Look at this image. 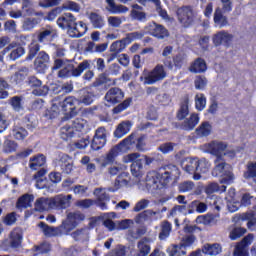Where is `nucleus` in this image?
I'll list each match as a JSON object with an SVG mask.
<instances>
[{"label": "nucleus", "mask_w": 256, "mask_h": 256, "mask_svg": "<svg viewBox=\"0 0 256 256\" xmlns=\"http://www.w3.org/2000/svg\"><path fill=\"white\" fill-rule=\"evenodd\" d=\"M225 149H227V143L214 140L208 144V151L210 155H214L215 167L212 170L213 177H221L220 183L222 185H231L233 183V172L231 171V165L225 162Z\"/></svg>", "instance_id": "obj_1"}, {"label": "nucleus", "mask_w": 256, "mask_h": 256, "mask_svg": "<svg viewBox=\"0 0 256 256\" xmlns=\"http://www.w3.org/2000/svg\"><path fill=\"white\" fill-rule=\"evenodd\" d=\"M173 53V46H166L162 51V57H165L162 61L164 67L169 71H179L183 69L184 65H187V54L178 53L173 56H169Z\"/></svg>", "instance_id": "obj_2"}, {"label": "nucleus", "mask_w": 256, "mask_h": 256, "mask_svg": "<svg viewBox=\"0 0 256 256\" xmlns=\"http://www.w3.org/2000/svg\"><path fill=\"white\" fill-rule=\"evenodd\" d=\"M121 73V66L117 63H113L106 71L99 75V77L93 82V87H95L96 91L99 90V87H103V85H108V87H111V85H117V79L110 78L109 76H117Z\"/></svg>", "instance_id": "obj_3"}, {"label": "nucleus", "mask_w": 256, "mask_h": 256, "mask_svg": "<svg viewBox=\"0 0 256 256\" xmlns=\"http://www.w3.org/2000/svg\"><path fill=\"white\" fill-rule=\"evenodd\" d=\"M94 194L97 195V198L95 200L93 199H84L78 202V205L82 207L83 209H89V207H93V205H96L101 209V211H107L109 207L107 206V203L111 201V197L107 192L101 193V188H96L94 191Z\"/></svg>", "instance_id": "obj_4"}, {"label": "nucleus", "mask_w": 256, "mask_h": 256, "mask_svg": "<svg viewBox=\"0 0 256 256\" xmlns=\"http://www.w3.org/2000/svg\"><path fill=\"white\" fill-rule=\"evenodd\" d=\"M89 67H91L89 60L82 61L76 68L73 64H65L64 67L58 72V77H60V79L81 77L83 71L89 69Z\"/></svg>", "instance_id": "obj_5"}, {"label": "nucleus", "mask_w": 256, "mask_h": 256, "mask_svg": "<svg viewBox=\"0 0 256 256\" xmlns=\"http://www.w3.org/2000/svg\"><path fill=\"white\" fill-rule=\"evenodd\" d=\"M143 37H145V32L128 33L126 34L125 38L117 40L110 45V53H118L119 55V53L125 51L127 45H131L133 41H137V39H143Z\"/></svg>", "instance_id": "obj_6"}, {"label": "nucleus", "mask_w": 256, "mask_h": 256, "mask_svg": "<svg viewBox=\"0 0 256 256\" xmlns=\"http://www.w3.org/2000/svg\"><path fill=\"white\" fill-rule=\"evenodd\" d=\"M135 137L136 135L132 133L128 137L124 138L119 145L125 149H131V147L135 145L136 149L140 153H145V151H147V142H145L147 137L145 135L139 136L138 138Z\"/></svg>", "instance_id": "obj_7"}, {"label": "nucleus", "mask_w": 256, "mask_h": 256, "mask_svg": "<svg viewBox=\"0 0 256 256\" xmlns=\"http://www.w3.org/2000/svg\"><path fill=\"white\" fill-rule=\"evenodd\" d=\"M167 77V71H165V64H157L148 75L144 77V85H155L159 81H163Z\"/></svg>", "instance_id": "obj_8"}, {"label": "nucleus", "mask_w": 256, "mask_h": 256, "mask_svg": "<svg viewBox=\"0 0 256 256\" xmlns=\"http://www.w3.org/2000/svg\"><path fill=\"white\" fill-rule=\"evenodd\" d=\"M177 19L185 28L191 27L195 23V11L192 6H182L177 9Z\"/></svg>", "instance_id": "obj_9"}, {"label": "nucleus", "mask_w": 256, "mask_h": 256, "mask_svg": "<svg viewBox=\"0 0 256 256\" xmlns=\"http://www.w3.org/2000/svg\"><path fill=\"white\" fill-rule=\"evenodd\" d=\"M26 85L30 87V89H33L32 93L36 97H45L49 94V86L43 85V81L37 78V76H29L26 79Z\"/></svg>", "instance_id": "obj_10"}, {"label": "nucleus", "mask_w": 256, "mask_h": 256, "mask_svg": "<svg viewBox=\"0 0 256 256\" xmlns=\"http://www.w3.org/2000/svg\"><path fill=\"white\" fill-rule=\"evenodd\" d=\"M204 193L208 195L206 197V203L211 207H215L217 211H221V207L217 205L219 202V197L217 195H213V193H219V183L217 182H209L204 186Z\"/></svg>", "instance_id": "obj_11"}, {"label": "nucleus", "mask_w": 256, "mask_h": 256, "mask_svg": "<svg viewBox=\"0 0 256 256\" xmlns=\"http://www.w3.org/2000/svg\"><path fill=\"white\" fill-rule=\"evenodd\" d=\"M77 98L74 96H69L64 99L63 102L60 103L61 111L64 113V121H68V119H73L75 115H77Z\"/></svg>", "instance_id": "obj_12"}, {"label": "nucleus", "mask_w": 256, "mask_h": 256, "mask_svg": "<svg viewBox=\"0 0 256 256\" xmlns=\"http://www.w3.org/2000/svg\"><path fill=\"white\" fill-rule=\"evenodd\" d=\"M34 37H36V41L38 43H42V45H49V43H53L55 37H57V33L53 27L47 26L46 28H41L40 31L36 32Z\"/></svg>", "instance_id": "obj_13"}, {"label": "nucleus", "mask_w": 256, "mask_h": 256, "mask_svg": "<svg viewBox=\"0 0 256 256\" xmlns=\"http://www.w3.org/2000/svg\"><path fill=\"white\" fill-rule=\"evenodd\" d=\"M107 144V130L105 127H98L95 131L94 137L91 141V149L99 151Z\"/></svg>", "instance_id": "obj_14"}, {"label": "nucleus", "mask_w": 256, "mask_h": 256, "mask_svg": "<svg viewBox=\"0 0 256 256\" xmlns=\"http://www.w3.org/2000/svg\"><path fill=\"white\" fill-rule=\"evenodd\" d=\"M51 62V57L45 51H40L34 60V69L37 73H46L49 69V63Z\"/></svg>", "instance_id": "obj_15"}, {"label": "nucleus", "mask_w": 256, "mask_h": 256, "mask_svg": "<svg viewBox=\"0 0 256 256\" xmlns=\"http://www.w3.org/2000/svg\"><path fill=\"white\" fill-rule=\"evenodd\" d=\"M27 77H29V68L23 66L9 77V81L13 87H23L27 83Z\"/></svg>", "instance_id": "obj_16"}, {"label": "nucleus", "mask_w": 256, "mask_h": 256, "mask_svg": "<svg viewBox=\"0 0 256 256\" xmlns=\"http://www.w3.org/2000/svg\"><path fill=\"white\" fill-rule=\"evenodd\" d=\"M124 98L125 93L119 87L110 88L104 96L105 101L110 105H117V103H121Z\"/></svg>", "instance_id": "obj_17"}, {"label": "nucleus", "mask_w": 256, "mask_h": 256, "mask_svg": "<svg viewBox=\"0 0 256 256\" xmlns=\"http://www.w3.org/2000/svg\"><path fill=\"white\" fill-rule=\"evenodd\" d=\"M72 199L73 195L71 194H58L52 197V207L53 209H68V207H71Z\"/></svg>", "instance_id": "obj_18"}, {"label": "nucleus", "mask_w": 256, "mask_h": 256, "mask_svg": "<svg viewBox=\"0 0 256 256\" xmlns=\"http://www.w3.org/2000/svg\"><path fill=\"white\" fill-rule=\"evenodd\" d=\"M148 31L152 37H156V39H165V37L169 36V30L156 22H152L148 25Z\"/></svg>", "instance_id": "obj_19"}, {"label": "nucleus", "mask_w": 256, "mask_h": 256, "mask_svg": "<svg viewBox=\"0 0 256 256\" xmlns=\"http://www.w3.org/2000/svg\"><path fill=\"white\" fill-rule=\"evenodd\" d=\"M88 27L87 24L83 21H75L74 25L70 27L68 30V35L73 39H79V37H83L85 33H87Z\"/></svg>", "instance_id": "obj_20"}, {"label": "nucleus", "mask_w": 256, "mask_h": 256, "mask_svg": "<svg viewBox=\"0 0 256 256\" xmlns=\"http://www.w3.org/2000/svg\"><path fill=\"white\" fill-rule=\"evenodd\" d=\"M75 21H77V18L75 15H73L70 12L62 14L56 21L58 27L60 29H67L69 31L72 27V25H75Z\"/></svg>", "instance_id": "obj_21"}, {"label": "nucleus", "mask_w": 256, "mask_h": 256, "mask_svg": "<svg viewBox=\"0 0 256 256\" xmlns=\"http://www.w3.org/2000/svg\"><path fill=\"white\" fill-rule=\"evenodd\" d=\"M231 41H233L232 34L225 32V30L220 31L213 36V43L216 47H219V45H226V47H229Z\"/></svg>", "instance_id": "obj_22"}, {"label": "nucleus", "mask_w": 256, "mask_h": 256, "mask_svg": "<svg viewBox=\"0 0 256 256\" xmlns=\"http://www.w3.org/2000/svg\"><path fill=\"white\" fill-rule=\"evenodd\" d=\"M23 243V232L19 228H14L9 234V245L11 249H19Z\"/></svg>", "instance_id": "obj_23"}, {"label": "nucleus", "mask_w": 256, "mask_h": 256, "mask_svg": "<svg viewBox=\"0 0 256 256\" xmlns=\"http://www.w3.org/2000/svg\"><path fill=\"white\" fill-rule=\"evenodd\" d=\"M190 73H205L207 71V62L205 59L198 57L189 66Z\"/></svg>", "instance_id": "obj_24"}, {"label": "nucleus", "mask_w": 256, "mask_h": 256, "mask_svg": "<svg viewBox=\"0 0 256 256\" xmlns=\"http://www.w3.org/2000/svg\"><path fill=\"white\" fill-rule=\"evenodd\" d=\"M222 251L223 247H221V244L219 243H206L202 246V253H204V255L217 256L221 254Z\"/></svg>", "instance_id": "obj_25"}, {"label": "nucleus", "mask_w": 256, "mask_h": 256, "mask_svg": "<svg viewBox=\"0 0 256 256\" xmlns=\"http://www.w3.org/2000/svg\"><path fill=\"white\" fill-rule=\"evenodd\" d=\"M94 91H99L98 95H103V91H105V89H103V86H100L99 89H95L94 87ZM84 92V94L82 96H80L79 101L80 103H82L83 105H91L93 103V101H95V92Z\"/></svg>", "instance_id": "obj_26"}, {"label": "nucleus", "mask_w": 256, "mask_h": 256, "mask_svg": "<svg viewBox=\"0 0 256 256\" xmlns=\"http://www.w3.org/2000/svg\"><path fill=\"white\" fill-rule=\"evenodd\" d=\"M35 209L36 211H49L53 209V198H39L36 200L35 203Z\"/></svg>", "instance_id": "obj_27"}, {"label": "nucleus", "mask_w": 256, "mask_h": 256, "mask_svg": "<svg viewBox=\"0 0 256 256\" xmlns=\"http://www.w3.org/2000/svg\"><path fill=\"white\" fill-rule=\"evenodd\" d=\"M199 124V115L191 114L189 118L184 120L181 124V129L184 131H193Z\"/></svg>", "instance_id": "obj_28"}, {"label": "nucleus", "mask_w": 256, "mask_h": 256, "mask_svg": "<svg viewBox=\"0 0 256 256\" xmlns=\"http://www.w3.org/2000/svg\"><path fill=\"white\" fill-rule=\"evenodd\" d=\"M41 53V44L37 40H32L28 45V54L26 56V61H33L34 57H37Z\"/></svg>", "instance_id": "obj_29"}, {"label": "nucleus", "mask_w": 256, "mask_h": 256, "mask_svg": "<svg viewBox=\"0 0 256 256\" xmlns=\"http://www.w3.org/2000/svg\"><path fill=\"white\" fill-rule=\"evenodd\" d=\"M214 23L220 29H223V27H227V25H229V19L227 16L223 15V10H221V8H216L214 12Z\"/></svg>", "instance_id": "obj_30"}, {"label": "nucleus", "mask_w": 256, "mask_h": 256, "mask_svg": "<svg viewBox=\"0 0 256 256\" xmlns=\"http://www.w3.org/2000/svg\"><path fill=\"white\" fill-rule=\"evenodd\" d=\"M171 231H173V226L171 225V222L167 220L162 222L158 235L159 241H167V239H169V236L171 235Z\"/></svg>", "instance_id": "obj_31"}, {"label": "nucleus", "mask_w": 256, "mask_h": 256, "mask_svg": "<svg viewBox=\"0 0 256 256\" xmlns=\"http://www.w3.org/2000/svg\"><path fill=\"white\" fill-rule=\"evenodd\" d=\"M34 199L35 196H33V194H23L16 202L17 209H27L28 207H31V203H33Z\"/></svg>", "instance_id": "obj_32"}, {"label": "nucleus", "mask_w": 256, "mask_h": 256, "mask_svg": "<svg viewBox=\"0 0 256 256\" xmlns=\"http://www.w3.org/2000/svg\"><path fill=\"white\" fill-rule=\"evenodd\" d=\"M45 163H47V157L43 154H37L34 157L30 158V169L33 171H38L41 167H44Z\"/></svg>", "instance_id": "obj_33"}, {"label": "nucleus", "mask_w": 256, "mask_h": 256, "mask_svg": "<svg viewBox=\"0 0 256 256\" xmlns=\"http://www.w3.org/2000/svg\"><path fill=\"white\" fill-rule=\"evenodd\" d=\"M119 155V149L117 147H113L106 154L104 161L101 163V169H105L108 165H113L115 163V159Z\"/></svg>", "instance_id": "obj_34"}, {"label": "nucleus", "mask_w": 256, "mask_h": 256, "mask_svg": "<svg viewBox=\"0 0 256 256\" xmlns=\"http://www.w3.org/2000/svg\"><path fill=\"white\" fill-rule=\"evenodd\" d=\"M129 131H131V122H122L116 127L114 137H116V139H121V137H125Z\"/></svg>", "instance_id": "obj_35"}, {"label": "nucleus", "mask_w": 256, "mask_h": 256, "mask_svg": "<svg viewBox=\"0 0 256 256\" xmlns=\"http://www.w3.org/2000/svg\"><path fill=\"white\" fill-rule=\"evenodd\" d=\"M137 254L136 256H147L151 253V244L147 241V238H143L137 243Z\"/></svg>", "instance_id": "obj_36"}, {"label": "nucleus", "mask_w": 256, "mask_h": 256, "mask_svg": "<svg viewBox=\"0 0 256 256\" xmlns=\"http://www.w3.org/2000/svg\"><path fill=\"white\" fill-rule=\"evenodd\" d=\"M213 131V126L209 122H203L196 128L195 133L199 138L209 137Z\"/></svg>", "instance_id": "obj_37"}, {"label": "nucleus", "mask_w": 256, "mask_h": 256, "mask_svg": "<svg viewBox=\"0 0 256 256\" xmlns=\"http://www.w3.org/2000/svg\"><path fill=\"white\" fill-rule=\"evenodd\" d=\"M106 3L109 7L107 8L108 11L113 15H117L119 13H127V11H129V8H127V6H123L121 4L119 5L115 4V0H106Z\"/></svg>", "instance_id": "obj_38"}, {"label": "nucleus", "mask_w": 256, "mask_h": 256, "mask_svg": "<svg viewBox=\"0 0 256 256\" xmlns=\"http://www.w3.org/2000/svg\"><path fill=\"white\" fill-rule=\"evenodd\" d=\"M188 115H189V99H185L183 102L180 103V108L176 113V119L178 121H184V119H187Z\"/></svg>", "instance_id": "obj_39"}, {"label": "nucleus", "mask_w": 256, "mask_h": 256, "mask_svg": "<svg viewBox=\"0 0 256 256\" xmlns=\"http://www.w3.org/2000/svg\"><path fill=\"white\" fill-rule=\"evenodd\" d=\"M241 221H248L247 222V228L250 231H255L256 227V217L255 212H246L240 215Z\"/></svg>", "instance_id": "obj_40"}, {"label": "nucleus", "mask_w": 256, "mask_h": 256, "mask_svg": "<svg viewBox=\"0 0 256 256\" xmlns=\"http://www.w3.org/2000/svg\"><path fill=\"white\" fill-rule=\"evenodd\" d=\"M130 171L133 177H143V159H138L130 165Z\"/></svg>", "instance_id": "obj_41"}, {"label": "nucleus", "mask_w": 256, "mask_h": 256, "mask_svg": "<svg viewBox=\"0 0 256 256\" xmlns=\"http://www.w3.org/2000/svg\"><path fill=\"white\" fill-rule=\"evenodd\" d=\"M130 15L132 19H135L136 21H143V19H147V14L143 12V8L139 4L132 5Z\"/></svg>", "instance_id": "obj_42"}, {"label": "nucleus", "mask_w": 256, "mask_h": 256, "mask_svg": "<svg viewBox=\"0 0 256 256\" xmlns=\"http://www.w3.org/2000/svg\"><path fill=\"white\" fill-rule=\"evenodd\" d=\"M166 253L169 256H185L187 255V250L182 248L180 244H172L167 247Z\"/></svg>", "instance_id": "obj_43"}, {"label": "nucleus", "mask_w": 256, "mask_h": 256, "mask_svg": "<svg viewBox=\"0 0 256 256\" xmlns=\"http://www.w3.org/2000/svg\"><path fill=\"white\" fill-rule=\"evenodd\" d=\"M89 19L94 29H103V27H105V20L103 19V16L95 12H91Z\"/></svg>", "instance_id": "obj_44"}, {"label": "nucleus", "mask_w": 256, "mask_h": 256, "mask_svg": "<svg viewBox=\"0 0 256 256\" xmlns=\"http://www.w3.org/2000/svg\"><path fill=\"white\" fill-rule=\"evenodd\" d=\"M72 127L75 131L85 133L87 132V129H89V122L83 118H76L74 121H72Z\"/></svg>", "instance_id": "obj_45"}, {"label": "nucleus", "mask_w": 256, "mask_h": 256, "mask_svg": "<svg viewBox=\"0 0 256 256\" xmlns=\"http://www.w3.org/2000/svg\"><path fill=\"white\" fill-rule=\"evenodd\" d=\"M75 136V130L73 126L65 125L60 130V137L63 141H69V139H73Z\"/></svg>", "instance_id": "obj_46"}, {"label": "nucleus", "mask_w": 256, "mask_h": 256, "mask_svg": "<svg viewBox=\"0 0 256 256\" xmlns=\"http://www.w3.org/2000/svg\"><path fill=\"white\" fill-rule=\"evenodd\" d=\"M184 171L190 175L199 172L197 158H189L184 166Z\"/></svg>", "instance_id": "obj_47"}, {"label": "nucleus", "mask_w": 256, "mask_h": 256, "mask_svg": "<svg viewBox=\"0 0 256 256\" xmlns=\"http://www.w3.org/2000/svg\"><path fill=\"white\" fill-rule=\"evenodd\" d=\"M157 183H159V174H156V173L147 174L146 187H148V189H156L157 187H159Z\"/></svg>", "instance_id": "obj_48"}, {"label": "nucleus", "mask_w": 256, "mask_h": 256, "mask_svg": "<svg viewBox=\"0 0 256 256\" xmlns=\"http://www.w3.org/2000/svg\"><path fill=\"white\" fill-rule=\"evenodd\" d=\"M67 219H69L72 225L76 224V227H77V225H79L81 221H85V214L81 212H70L67 215Z\"/></svg>", "instance_id": "obj_49"}, {"label": "nucleus", "mask_w": 256, "mask_h": 256, "mask_svg": "<svg viewBox=\"0 0 256 256\" xmlns=\"http://www.w3.org/2000/svg\"><path fill=\"white\" fill-rule=\"evenodd\" d=\"M177 143L175 142H165L159 145L158 151L163 155H169V153H173L175 151Z\"/></svg>", "instance_id": "obj_50"}, {"label": "nucleus", "mask_w": 256, "mask_h": 256, "mask_svg": "<svg viewBox=\"0 0 256 256\" xmlns=\"http://www.w3.org/2000/svg\"><path fill=\"white\" fill-rule=\"evenodd\" d=\"M133 103V98H126L120 104L113 108V113L115 115H119V113H123L126 109H129V106Z\"/></svg>", "instance_id": "obj_51"}, {"label": "nucleus", "mask_w": 256, "mask_h": 256, "mask_svg": "<svg viewBox=\"0 0 256 256\" xmlns=\"http://www.w3.org/2000/svg\"><path fill=\"white\" fill-rule=\"evenodd\" d=\"M207 106V98L205 97V94H197L195 96V107L197 111H203L205 107Z\"/></svg>", "instance_id": "obj_52"}, {"label": "nucleus", "mask_w": 256, "mask_h": 256, "mask_svg": "<svg viewBox=\"0 0 256 256\" xmlns=\"http://www.w3.org/2000/svg\"><path fill=\"white\" fill-rule=\"evenodd\" d=\"M247 233V229L243 227H235L230 231L229 238L231 241H237V239H240V237H243Z\"/></svg>", "instance_id": "obj_53"}, {"label": "nucleus", "mask_w": 256, "mask_h": 256, "mask_svg": "<svg viewBox=\"0 0 256 256\" xmlns=\"http://www.w3.org/2000/svg\"><path fill=\"white\" fill-rule=\"evenodd\" d=\"M17 147H19L17 142H15L14 140L7 139L3 143V152L4 153H15V151H17Z\"/></svg>", "instance_id": "obj_54"}, {"label": "nucleus", "mask_w": 256, "mask_h": 256, "mask_svg": "<svg viewBox=\"0 0 256 256\" xmlns=\"http://www.w3.org/2000/svg\"><path fill=\"white\" fill-rule=\"evenodd\" d=\"M194 86L197 91H203L207 87V77L203 75L196 76L194 80Z\"/></svg>", "instance_id": "obj_55"}, {"label": "nucleus", "mask_w": 256, "mask_h": 256, "mask_svg": "<svg viewBox=\"0 0 256 256\" xmlns=\"http://www.w3.org/2000/svg\"><path fill=\"white\" fill-rule=\"evenodd\" d=\"M158 181L163 187H167L169 183L173 181V174L169 171H165L159 175Z\"/></svg>", "instance_id": "obj_56"}, {"label": "nucleus", "mask_w": 256, "mask_h": 256, "mask_svg": "<svg viewBox=\"0 0 256 256\" xmlns=\"http://www.w3.org/2000/svg\"><path fill=\"white\" fill-rule=\"evenodd\" d=\"M37 25H39V20L37 18H27L24 20L22 27L24 31H31L35 29Z\"/></svg>", "instance_id": "obj_57"}, {"label": "nucleus", "mask_w": 256, "mask_h": 256, "mask_svg": "<svg viewBox=\"0 0 256 256\" xmlns=\"http://www.w3.org/2000/svg\"><path fill=\"white\" fill-rule=\"evenodd\" d=\"M195 241H197V237H195L193 234H190L183 237L179 245L182 249L186 250V247H191Z\"/></svg>", "instance_id": "obj_58"}, {"label": "nucleus", "mask_w": 256, "mask_h": 256, "mask_svg": "<svg viewBox=\"0 0 256 256\" xmlns=\"http://www.w3.org/2000/svg\"><path fill=\"white\" fill-rule=\"evenodd\" d=\"M153 215H157L153 210H144L136 216L137 223H141L142 221H149Z\"/></svg>", "instance_id": "obj_59"}, {"label": "nucleus", "mask_w": 256, "mask_h": 256, "mask_svg": "<svg viewBox=\"0 0 256 256\" xmlns=\"http://www.w3.org/2000/svg\"><path fill=\"white\" fill-rule=\"evenodd\" d=\"M75 227H76V224L75 223L72 224L70 222V220L67 218L60 225V228H61V231H62V235H69V233H71V231H73V229H75Z\"/></svg>", "instance_id": "obj_60"}, {"label": "nucleus", "mask_w": 256, "mask_h": 256, "mask_svg": "<svg viewBox=\"0 0 256 256\" xmlns=\"http://www.w3.org/2000/svg\"><path fill=\"white\" fill-rule=\"evenodd\" d=\"M198 163V173H207L209 169L211 168V163L208 162L207 159H197Z\"/></svg>", "instance_id": "obj_61"}, {"label": "nucleus", "mask_w": 256, "mask_h": 256, "mask_svg": "<svg viewBox=\"0 0 256 256\" xmlns=\"http://www.w3.org/2000/svg\"><path fill=\"white\" fill-rule=\"evenodd\" d=\"M24 53H25V48L19 45L11 51L9 57L12 61H17V59H19L20 57H23Z\"/></svg>", "instance_id": "obj_62"}, {"label": "nucleus", "mask_w": 256, "mask_h": 256, "mask_svg": "<svg viewBox=\"0 0 256 256\" xmlns=\"http://www.w3.org/2000/svg\"><path fill=\"white\" fill-rule=\"evenodd\" d=\"M256 177V162L249 163L247 166V171L244 172L245 179H255Z\"/></svg>", "instance_id": "obj_63"}, {"label": "nucleus", "mask_w": 256, "mask_h": 256, "mask_svg": "<svg viewBox=\"0 0 256 256\" xmlns=\"http://www.w3.org/2000/svg\"><path fill=\"white\" fill-rule=\"evenodd\" d=\"M234 256H249V250L245 246L236 245L234 249Z\"/></svg>", "instance_id": "obj_64"}]
</instances>
